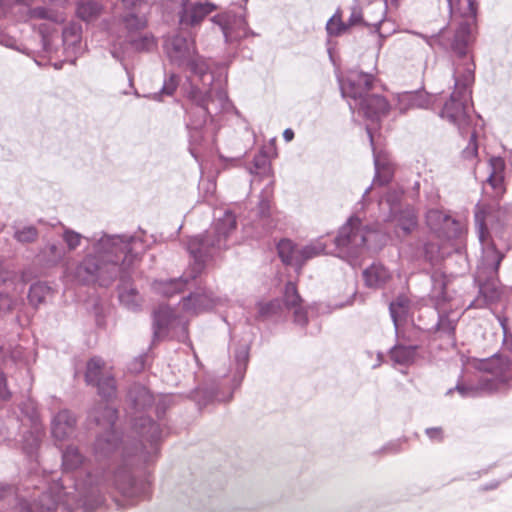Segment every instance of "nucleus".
<instances>
[{
    "instance_id": "obj_1",
    "label": "nucleus",
    "mask_w": 512,
    "mask_h": 512,
    "mask_svg": "<svg viewBox=\"0 0 512 512\" xmlns=\"http://www.w3.org/2000/svg\"><path fill=\"white\" fill-rule=\"evenodd\" d=\"M87 253L75 268V278L86 285L108 287L117 279L127 281L145 251L140 234L95 232L86 238Z\"/></svg>"
},
{
    "instance_id": "obj_2",
    "label": "nucleus",
    "mask_w": 512,
    "mask_h": 512,
    "mask_svg": "<svg viewBox=\"0 0 512 512\" xmlns=\"http://www.w3.org/2000/svg\"><path fill=\"white\" fill-rule=\"evenodd\" d=\"M216 9L211 2L182 0L178 12L179 30L164 40L163 48L169 62L189 72L190 78L196 77L203 86L214 88V82L220 81L211 70L208 60L198 53L195 36L189 31L199 25L203 19Z\"/></svg>"
},
{
    "instance_id": "obj_3",
    "label": "nucleus",
    "mask_w": 512,
    "mask_h": 512,
    "mask_svg": "<svg viewBox=\"0 0 512 512\" xmlns=\"http://www.w3.org/2000/svg\"><path fill=\"white\" fill-rule=\"evenodd\" d=\"M463 373L471 370L481 372L478 385H466L458 380L454 388L447 391V395L457 391L462 398H474L479 396L480 392H504L511 387L512 382V364L507 354H491L487 358H475L469 354H461L460 358Z\"/></svg>"
},
{
    "instance_id": "obj_4",
    "label": "nucleus",
    "mask_w": 512,
    "mask_h": 512,
    "mask_svg": "<svg viewBox=\"0 0 512 512\" xmlns=\"http://www.w3.org/2000/svg\"><path fill=\"white\" fill-rule=\"evenodd\" d=\"M232 103L222 84L216 88H209L203 92L197 85L190 84L187 91V101L183 104L186 114V129L188 130L190 151L193 154V145L202 139L201 129L207 118H213L223 111L229 110Z\"/></svg>"
},
{
    "instance_id": "obj_5",
    "label": "nucleus",
    "mask_w": 512,
    "mask_h": 512,
    "mask_svg": "<svg viewBox=\"0 0 512 512\" xmlns=\"http://www.w3.org/2000/svg\"><path fill=\"white\" fill-rule=\"evenodd\" d=\"M453 78L454 90L439 115L456 126L459 133L465 136L468 135L471 125V87L475 80L474 60L458 58L454 63Z\"/></svg>"
},
{
    "instance_id": "obj_6",
    "label": "nucleus",
    "mask_w": 512,
    "mask_h": 512,
    "mask_svg": "<svg viewBox=\"0 0 512 512\" xmlns=\"http://www.w3.org/2000/svg\"><path fill=\"white\" fill-rule=\"evenodd\" d=\"M236 227L235 214L231 210H225L221 216L215 218L210 229L189 238L187 250L194 260L191 278L197 277L208 259L228 247V238Z\"/></svg>"
},
{
    "instance_id": "obj_7",
    "label": "nucleus",
    "mask_w": 512,
    "mask_h": 512,
    "mask_svg": "<svg viewBox=\"0 0 512 512\" xmlns=\"http://www.w3.org/2000/svg\"><path fill=\"white\" fill-rule=\"evenodd\" d=\"M379 237L380 234L363 225L359 217L351 216L334 238L335 255L354 266L366 250L376 249L373 242Z\"/></svg>"
},
{
    "instance_id": "obj_8",
    "label": "nucleus",
    "mask_w": 512,
    "mask_h": 512,
    "mask_svg": "<svg viewBox=\"0 0 512 512\" xmlns=\"http://www.w3.org/2000/svg\"><path fill=\"white\" fill-rule=\"evenodd\" d=\"M504 254L495 247L483 249L480 263L474 277L478 286V295L469 305L470 308H485L497 303L502 296L498 280V269Z\"/></svg>"
},
{
    "instance_id": "obj_9",
    "label": "nucleus",
    "mask_w": 512,
    "mask_h": 512,
    "mask_svg": "<svg viewBox=\"0 0 512 512\" xmlns=\"http://www.w3.org/2000/svg\"><path fill=\"white\" fill-rule=\"evenodd\" d=\"M457 10L462 20L449 44H441L445 49L450 48L457 58L473 59L468 56V47L474 39L473 30L476 26L477 6L474 0H457Z\"/></svg>"
},
{
    "instance_id": "obj_10",
    "label": "nucleus",
    "mask_w": 512,
    "mask_h": 512,
    "mask_svg": "<svg viewBox=\"0 0 512 512\" xmlns=\"http://www.w3.org/2000/svg\"><path fill=\"white\" fill-rule=\"evenodd\" d=\"M168 336H176L179 342H188V347L193 349L188 338L187 322L177 318L170 307L161 305L153 313V337L147 352L157 348V343Z\"/></svg>"
},
{
    "instance_id": "obj_11",
    "label": "nucleus",
    "mask_w": 512,
    "mask_h": 512,
    "mask_svg": "<svg viewBox=\"0 0 512 512\" xmlns=\"http://www.w3.org/2000/svg\"><path fill=\"white\" fill-rule=\"evenodd\" d=\"M499 201L500 200H487L483 198L474 208L475 227L482 245V250L488 247H494V245L489 242L490 229L499 232L505 227L508 221L500 209Z\"/></svg>"
},
{
    "instance_id": "obj_12",
    "label": "nucleus",
    "mask_w": 512,
    "mask_h": 512,
    "mask_svg": "<svg viewBox=\"0 0 512 512\" xmlns=\"http://www.w3.org/2000/svg\"><path fill=\"white\" fill-rule=\"evenodd\" d=\"M147 0H116L113 21L125 32L138 33L148 25Z\"/></svg>"
},
{
    "instance_id": "obj_13",
    "label": "nucleus",
    "mask_w": 512,
    "mask_h": 512,
    "mask_svg": "<svg viewBox=\"0 0 512 512\" xmlns=\"http://www.w3.org/2000/svg\"><path fill=\"white\" fill-rule=\"evenodd\" d=\"M375 77L371 73L358 70L349 71L346 81L339 80L341 94L348 99V103L356 104L367 96L373 88Z\"/></svg>"
},
{
    "instance_id": "obj_14",
    "label": "nucleus",
    "mask_w": 512,
    "mask_h": 512,
    "mask_svg": "<svg viewBox=\"0 0 512 512\" xmlns=\"http://www.w3.org/2000/svg\"><path fill=\"white\" fill-rule=\"evenodd\" d=\"M86 381L97 385L99 394L111 398L116 393L115 380L99 358H92L87 364Z\"/></svg>"
},
{
    "instance_id": "obj_15",
    "label": "nucleus",
    "mask_w": 512,
    "mask_h": 512,
    "mask_svg": "<svg viewBox=\"0 0 512 512\" xmlns=\"http://www.w3.org/2000/svg\"><path fill=\"white\" fill-rule=\"evenodd\" d=\"M212 21L220 27L227 43L254 35V32L249 29L247 21L242 16L221 14L215 15Z\"/></svg>"
},
{
    "instance_id": "obj_16",
    "label": "nucleus",
    "mask_w": 512,
    "mask_h": 512,
    "mask_svg": "<svg viewBox=\"0 0 512 512\" xmlns=\"http://www.w3.org/2000/svg\"><path fill=\"white\" fill-rule=\"evenodd\" d=\"M182 307L185 311L199 314L209 311L221 304V298L214 295L208 288H199L182 298Z\"/></svg>"
},
{
    "instance_id": "obj_17",
    "label": "nucleus",
    "mask_w": 512,
    "mask_h": 512,
    "mask_svg": "<svg viewBox=\"0 0 512 512\" xmlns=\"http://www.w3.org/2000/svg\"><path fill=\"white\" fill-rule=\"evenodd\" d=\"M426 221L431 230L443 235L447 239L457 237L462 231L459 221L437 209L427 212Z\"/></svg>"
},
{
    "instance_id": "obj_18",
    "label": "nucleus",
    "mask_w": 512,
    "mask_h": 512,
    "mask_svg": "<svg viewBox=\"0 0 512 512\" xmlns=\"http://www.w3.org/2000/svg\"><path fill=\"white\" fill-rule=\"evenodd\" d=\"M349 107L353 112L358 110L364 117L372 121L378 120L389 111V104L383 96L370 93L356 104L349 102Z\"/></svg>"
},
{
    "instance_id": "obj_19",
    "label": "nucleus",
    "mask_w": 512,
    "mask_h": 512,
    "mask_svg": "<svg viewBox=\"0 0 512 512\" xmlns=\"http://www.w3.org/2000/svg\"><path fill=\"white\" fill-rule=\"evenodd\" d=\"M436 97L426 91H405L397 96V109L400 113H406L411 109H428L434 103Z\"/></svg>"
},
{
    "instance_id": "obj_20",
    "label": "nucleus",
    "mask_w": 512,
    "mask_h": 512,
    "mask_svg": "<svg viewBox=\"0 0 512 512\" xmlns=\"http://www.w3.org/2000/svg\"><path fill=\"white\" fill-rule=\"evenodd\" d=\"M282 305L289 310H293V322L295 325L304 328L308 324V314L307 311L300 306L302 301L297 287L294 283L288 282L285 286L284 296Z\"/></svg>"
},
{
    "instance_id": "obj_21",
    "label": "nucleus",
    "mask_w": 512,
    "mask_h": 512,
    "mask_svg": "<svg viewBox=\"0 0 512 512\" xmlns=\"http://www.w3.org/2000/svg\"><path fill=\"white\" fill-rule=\"evenodd\" d=\"M489 168L490 173L485 184L490 186L493 191L492 200H500L506 192L504 184L505 161L501 157H491L489 159Z\"/></svg>"
},
{
    "instance_id": "obj_22",
    "label": "nucleus",
    "mask_w": 512,
    "mask_h": 512,
    "mask_svg": "<svg viewBox=\"0 0 512 512\" xmlns=\"http://www.w3.org/2000/svg\"><path fill=\"white\" fill-rule=\"evenodd\" d=\"M362 277L367 288L379 290L386 287L392 279V274L383 264L374 262L363 270Z\"/></svg>"
},
{
    "instance_id": "obj_23",
    "label": "nucleus",
    "mask_w": 512,
    "mask_h": 512,
    "mask_svg": "<svg viewBox=\"0 0 512 512\" xmlns=\"http://www.w3.org/2000/svg\"><path fill=\"white\" fill-rule=\"evenodd\" d=\"M371 9L376 12V17L370 22L363 19L362 11L358 6L351 7V13L348 19L347 27L359 25H371L378 27L384 20L387 10V2L385 0H374L371 3Z\"/></svg>"
},
{
    "instance_id": "obj_24",
    "label": "nucleus",
    "mask_w": 512,
    "mask_h": 512,
    "mask_svg": "<svg viewBox=\"0 0 512 512\" xmlns=\"http://www.w3.org/2000/svg\"><path fill=\"white\" fill-rule=\"evenodd\" d=\"M455 323L446 315H438L434 340H441L437 347L439 350H450L455 346L454 339Z\"/></svg>"
},
{
    "instance_id": "obj_25",
    "label": "nucleus",
    "mask_w": 512,
    "mask_h": 512,
    "mask_svg": "<svg viewBox=\"0 0 512 512\" xmlns=\"http://www.w3.org/2000/svg\"><path fill=\"white\" fill-rule=\"evenodd\" d=\"M377 359L378 362L373 364V368L378 367L380 363H385L400 373L406 374L407 369L415 362V354H377Z\"/></svg>"
},
{
    "instance_id": "obj_26",
    "label": "nucleus",
    "mask_w": 512,
    "mask_h": 512,
    "mask_svg": "<svg viewBox=\"0 0 512 512\" xmlns=\"http://www.w3.org/2000/svg\"><path fill=\"white\" fill-rule=\"evenodd\" d=\"M75 418L67 411H60L53 419L52 434L57 440H63L69 436L74 428Z\"/></svg>"
},
{
    "instance_id": "obj_27",
    "label": "nucleus",
    "mask_w": 512,
    "mask_h": 512,
    "mask_svg": "<svg viewBox=\"0 0 512 512\" xmlns=\"http://www.w3.org/2000/svg\"><path fill=\"white\" fill-rule=\"evenodd\" d=\"M103 5L96 0H78L76 2V16L86 23L96 21L103 13Z\"/></svg>"
},
{
    "instance_id": "obj_28",
    "label": "nucleus",
    "mask_w": 512,
    "mask_h": 512,
    "mask_svg": "<svg viewBox=\"0 0 512 512\" xmlns=\"http://www.w3.org/2000/svg\"><path fill=\"white\" fill-rule=\"evenodd\" d=\"M402 194L396 190L388 191L379 201V207L384 213L385 220L395 219L401 212L400 201Z\"/></svg>"
},
{
    "instance_id": "obj_29",
    "label": "nucleus",
    "mask_w": 512,
    "mask_h": 512,
    "mask_svg": "<svg viewBox=\"0 0 512 512\" xmlns=\"http://www.w3.org/2000/svg\"><path fill=\"white\" fill-rule=\"evenodd\" d=\"M11 228L13 230V239L21 245L33 244L39 238V230L34 225H22L20 223H13Z\"/></svg>"
},
{
    "instance_id": "obj_30",
    "label": "nucleus",
    "mask_w": 512,
    "mask_h": 512,
    "mask_svg": "<svg viewBox=\"0 0 512 512\" xmlns=\"http://www.w3.org/2000/svg\"><path fill=\"white\" fill-rule=\"evenodd\" d=\"M125 33H126V40L128 42V45L135 52L148 53V52L153 51L157 46L155 37L150 33L141 34L139 36H134L135 33H131V34H129L128 32H125Z\"/></svg>"
},
{
    "instance_id": "obj_31",
    "label": "nucleus",
    "mask_w": 512,
    "mask_h": 512,
    "mask_svg": "<svg viewBox=\"0 0 512 512\" xmlns=\"http://www.w3.org/2000/svg\"><path fill=\"white\" fill-rule=\"evenodd\" d=\"M133 276V274L131 275ZM132 277H130L127 281L119 280L120 283L118 285V297L120 302L129 310H137L139 307L138 303V292L136 288L130 285Z\"/></svg>"
},
{
    "instance_id": "obj_32",
    "label": "nucleus",
    "mask_w": 512,
    "mask_h": 512,
    "mask_svg": "<svg viewBox=\"0 0 512 512\" xmlns=\"http://www.w3.org/2000/svg\"><path fill=\"white\" fill-rule=\"evenodd\" d=\"M52 293L51 287L45 282H35L30 285L28 291L29 303L37 308L39 305L44 303L46 297Z\"/></svg>"
},
{
    "instance_id": "obj_33",
    "label": "nucleus",
    "mask_w": 512,
    "mask_h": 512,
    "mask_svg": "<svg viewBox=\"0 0 512 512\" xmlns=\"http://www.w3.org/2000/svg\"><path fill=\"white\" fill-rule=\"evenodd\" d=\"M281 310L282 301L280 299L257 303V317L263 321L274 319L279 316Z\"/></svg>"
},
{
    "instance_id": "obj_34",
    "label": "nucleus",
    "mask_w": 512,
    "mask_h": 512,
    "mask_svg": "<svg viewBox=\"0 0 512 512\" xmlns=\"http://www.w3.org/2000/svg\"><path fill=\"white\" fill-rule=\"evenodd\" d=\"M180 84V76L177 73L171 72L164 78L162 88L159 92L153 93L149 96L151 99L161 101L163 96H172Z\"/></svg>"
},
{
    "instance_id": "obj_35",
    "label": "nucleus",
    "mask_w": 512,
    "mask_h": 512,
    "mask_svg": "<svg viewBox=\"0 0 512 512\" xmlns=\"http://www.w3.org/2000/svg\"><path fill=\"white\" fill-rule=\"evenodd\" d=\"M278 256L285 265L296 268L297 248L292 241L282 239L277 245Z\"/></svg>"
},
{
    "instance_id": "obj_36",
    "label": "nucleus",
    "mask_w": 512,
    "mask_h": 512,
    "mask_svg": "<svg viewBox=\"0 0 512 512\" xmlns=\"http://www.w3.org/2000/svg\"><path fill=\"white\" fill-rule=\"evenodd\" d=\"M408 308L409 300L403 296L390 303L389 311L396 330H398L399 322L406 317Z\"/></svg>"
},
{
    "instance_id": "obj_37",
    "label": "nucleus",
    "mask_w": 512,
    "mask_h": 512,
    "mask_svg": "<svg viewBox=\"0 0 512 512\" xmlns=\"http://www.w3.org/2000/svg\"><path fill=\"white\" fill-rule=\"evenodd\" d=\"M188 284V278L181 276L160 283V291L165 297H172L174 294L181 293Z\"/></svg>"
},
{
    "instance_id": "obj_38",
    "label": "nucleus",
    "mask_w": 512,
    "mask_h": 512,
    "mask_svg": "<svg viewBox=\"0 0 512 512\" xmlns=\"http://www.w3.org/2000/svg\"><path fill=\"white\" fill-rule=\"evenodd\" d=\"M374 166H375V177L374 182L385 184L390 179V167L385 159L381 158V155L376 152L373 148Z\"/></svg>"
},
{
    "instance_id": "obj_39",
    "label": "nucleus",
    "mask_w": 512,
    "mask_h": 512,
    "mask_svg": "<svg viewBox=\"0 0 512 512\" xmlns=\"http://www.w3.org/2000/svg\"><path fill=\"white\" fill-rule=\"evenodd\" d=\"M82 27L79 23L71 22L62 31V40L66 46H76L81 41Z\"/></svg>"
},
{
    "instance_id": "obj_40",
    "label": "nucleus",
    "mask_w": 512,
    "mask_h": 512,
    "mask_svg": "<svg viewBox=\"0 0 512 512\" xmlns=\"http://www.w3.org/2000/svg\"><path fill=\"white\" fill-rule=\"evenodd\" d=\"M270 171V161L268 155L264 150H260L254 155L252 161V167L249 168L251 174L256 175H267Z\"/></svg>"
},
{
    "instance_id": "obj_41",
    "label": "nucleus",
    "mask_w": 512,
    "mask_h": 512,
    "mask_svg": "<svg viewBox=\"0 0 512 512\" xmlns=\"http://www.w3.org/2000/svg\"><path fill=\"white\" fill-rule=\"evenodd\" d=\"M43 256L49 264L59 263L65 256V250L60 243H48L42 250Z\"/></svg>"
},
{
    "instance_id": "obj_42",
    "label": "nucleus",
    "mask_w": 512,
    "mask_h": 512,
    "mask_svg": "<svg viewBox=\"0 0 512 512\" xmlns=\"http://www.w3.org/2000/svg\"><path fill=\"white\" fill-rule=\"evenodd\" d=\"M424 254L431 263H437L443 260L449 253L438 242L430 241L424 246Z\"/></svg>"
},
{
    "instance_id": "obj_43",
    "label": "nucleus",
    "mask_w": 512,
    "mask_h": 512,
    "mask_svg": "<svg viewBox=\"0 0 512 512\" xmlns=\"http://www.w3.org/2000/svg\"><path fill=\"white\" fill-rule=\"evenodd\" d=\"M127 46L129 45L126 38L123 41L113 42V44L110 47V54L116 61H118L121 64V66L123 67V69L129 77V81L131 82L132 79L130 77L129 69L127 64L125 63V49Z\"/></svg>"
},
{
    "instance_id": "obj_44",
    "label": "nucleus",
    "mask_w": 512,
    "mask_h": 512,
    "mask_svg": "<svg viewBox=\"0 0 512 512\" xmlns=\"http://www.w3.org/2000/svg\"><path fill=\"white\" fill-rule=\"evenodd\" d=\"M396 218H398L399 228L405 235L411 233V231L417 226V218L410 209L401 211Z\"/></svg>"
},
{
    "instance_id": "obj_45",
    "label": "nucleus",
    "mask_w": 512,
    "mask_h": 512,
    "mask_svg": "<svg viewBox=\"0 0 512 512\" xmlns=\"http://www.w3.org/2000/svg\"><path fill=\"white\" fill-rule=\"evenodd\" d=\"M83 458L77 448L68 447L63 453V467L65 470H74L82 464Z\"/></svg>"
},
{
    "instance_id": "obj_46",
    "label": "nucleus",
    "mask_w": 512,
    "mask_h": 512,
    "mask_svg": "<svg viewBox=\"0 0 512 512\" xmlns=\"http://www.w3.org/2000/svg\"><path fill=\"white\" fill-rule=\"evenodd\" d=\"M319 252V249L314 245H306L304 247L297 248L295 269H301L307 260L316 257L319 254Z\"/></svg>"
},
{
    "instance_id": "obj_47",
    "label": "nucleus",
    "mask_w": 512,
    "mask_h": 512,
    "mask_svg": "<svg viewBox=\"0 0 512 512\" xmlns=\"http://www.w3.org/2000/svg\"><path fill=\"white\" fill-rule=\"evenodd\" d=\"M347 25L342 21L341 16L336 13L326 23V31L329 37L339 36L347 30Z\"/></svg>"
},
{
    "instance_id": "obj_48",
    "label": "nucleus",
    "mask_w": 512,
    "mask_h": 512,
    "mask_svg": "<svg viewBox=\"0 0 512 512\" xmlns=\"http://www.w3.org/2000/svg\"><path fill=\"white\" fill-rule=\"evenodd\" d=\"M82 234L70 228H65L62 234V239L66 243L69 251H75L81 244V240L85 239Z\"/></svg>"
},
{
    "instance_id": "obj_49",
    "label": "nucleus",
    "mask_w": 512,
    "mask_h": 512,
    "mask_svg": "<svg viewBox=\"0 0 512 512\" xmlns=\"http://www.w3.org/2000/svg\"><path fill=\"white\" fill-rule=\"evenodd\" d=\"M137 429L143 436L153 438L158 433V425L151 418H141Z\"/></svg>"
},
{
    "instance_id": "obj_50",
    "label": "nucleus",
    "mask_w": 512,
    "mask_h": 512,
    "mask_svg": "<svg viewBox=\"0 0 512 512\" xmlns=\"http://www.w3.org/2000/svg\"><path fill=\"white\" fill-rule=\"evenodd\" d=\"M468 134H470L469 142L467 146L463 149L462 156L464 159L474 160L478 155L476 132L473 130L471 132L469 131Z\"/></svg>"
},
{
    "instance_id": "obj_51",
    "label": "nucleus",
    "mask_w": 512,
    "mask_h": 512,
    "mask_svg": "<svg viewBox=\"0 0 512 512\" xmlns=\"http://www.w3.org/2000/svg\"><path fill=\"white\" fill-rule=\"evenodd\" d=\"M30 17L33 19L56 20L54 12L44 6L32 7L29 11Z\"/></svg>"
},
{
    "instance_id": "obj_52",
    "label": "nucleus",
    "mask_w": 512,
    "mask_h": 512,
    "mask_svg": "<svg viewBox=\"0 0 512 512\" xmlns=\"http://www.w3.org/2000/svg\"><path fill=\"white\" fill-rule=\"evenodd\" d=\"M117 419V411L111 407L104 408V415L102 418L97 417L96 421L99 425L112 427Z\"/></svg>"
},
{
    "instance_id": "obj_53",
    "label": "nucleus",
    "mask_w": 512,
    "mask_h": 512,
    "mask_svg": "<svg viewBox=\"0 0 512 512\" xmlns=\"http://www.w3.org/2000/svg\"><path fill=\"white\" fill-rule=\"evenodd\" d=\"M406 440L396 439L389 441L385 445L382 446L380 452L383 454H398L403 451V442Z\"/></svg>"
},
{
    "instance_id": "obj_54",
    "label": "nucleus",
    "mask_w": 512,
    "mask_h": 512,
    "mask_svg": "<svg viewBox=\"0 0 512 512\" xmlns=\"http://www.w3.org/2000/svg\"><path fill=\"white\" fill-rule=\"evenodd\" d=\"M425 434L433 442L441 443L444 440V431L441 427L426 428Z\"/></svg>"
},
{
    "instance_id": "obj_55",
    "label": "nucleus",
    "mask_w": 512,
    "mask_h": 512,
    "mask_svg": "<svg viewBox=\"0 0 512 512\" xmlns=\"http://www.w3.org/2000/svg\"><path fill=\"white\" fill-rule=\"evenodd\" d=\"M505 318H499L500 325L503 330V344L507 350L512 352V333L508 331L507 323Z\"/></svg>"
},
{
    "instance_id": "obj_56",
    "label": "nucleus",
    "mask_w": 512,
    "mask_h": 512,
    "mask_svg": "<svg viewBox=\"0 0 512 512\" xmlns=\"http://www.w3.org/2000/svg\"><path fill=\"white\" fill-rule=\"evenodd\" d=\"M13 307V301L11 297L6 293H0V313L7 312Z\"/></svg>"
},
{
    "instance_id": "obj_57",
    "label": "nucleus",
    "mask_w": 512,
    "mask_h": 512,
    "mask_svg": "<svg viewBox=\"0 0 512 512\" xmlns=\"http://www.w3.org/2000/svg\"><path fill=\"white\" fill-rule=\"evenodd\" d=\"M11 397V393L7 389L6 377L0 372V400H8Z\"/></svg>"
},
{
    "instance_id": "obj_58",
    "label": "nucleus",
    "mask_w": 512,
    "mask_h": 512,
    "mask_svg": "<svg viewBox=\"0 0 512 512\" xmlns=\"http://www.w3.org/2000/svg\"><path fill=\"white\" fill-rule=\"evenodd\" d=\"M95 322L96 325L100 328H104L106 325L105 315L97 305H95Z\"/></svg>"
},
{
    "instance_id": "obj_59",
    "label": "nucleus",
    "mask_w": 512,
    "mask_h": 512,
    "mask_svg": "<svg viewBox=\"0 0 512 512\" xmlns=\"http://www.w3.org/2000/svg\"><path fill=\"white\" fill-rule=\"evenodd\" d=\"M269 210H270L269 200L266 198H262L259 201V213L261 214V216L266 217L269 215Z\"/></svg>"
},
{
    "instance_id": "obj_60",
    "label": "nucleus",
    "mask_w": 512,
    "mask_h": 512,
    "mask_svg": "<svg viewBox=\"0 0 512 512\" xmlns=\"http://www.w3.org/2000/svg\"><path fill=\"white\" fill-rule=\"evenodd\" d=\"M500 209L503 215L508 220V216L512 214V202L505 203L504 205L500 206Z\"/></svg>"
},
{
    "instance_id": "obj_61",
    "label": "nucleus",
    "mask_w": 512,
    "mask_h": 512,
    "mask_svg": "<svg viewBox=\"0 0 512 512\" xmlns=\"http://www.w3.org/2000/svg\"><path fill=\"white\" fill-rule=\"evenodd\" d=\"M295 133L291 128H287L283 132V138L286 142H290L294 139Z\"/></svg>"
},
{
    "instance_id": "obj_62",
    "label": "nucleus",
    "mask_w": 512,
    "mask_h": 512,
    "mask_svg": "<svg viewBox=\"0 0 512 512\" xmlns=\"http://www.w3.org/2000/svg\"><path fill=\"white\" fill-rule=\"evenodd\" d=\"M499 484H500V481H493V482L489 483V484L485 487V489H486V490H493V489H496V488L499 486Z\"/></svg>"
},
{
    "instance_id": "obj_63",
    "label": "nucleus",
    "mask_w": 512,
    "mask_h": 512,
    "mask_svg": "<svg viewBox=\"0 0 512 512\" xmlns=\"http://www.w3.org/2000/svg\"><path fill=\"white\" fill-rule=\"evenodd\" d=\"M12 39H6L5 41L0 37V43L5 45L6 47H12Z\"/></svg>"
},
{
    "instance_id": "obj_64",
    "label": "nucleus",
    "mask_w": 512,
    "mask_h": 512,
    "mask_svg": "<svg viewBox=\"0 0 512 512\" xmlns=\"http://www.w3.org/2000/svg\"><path fill=\"white\" fill-rule=\"evenodd\" d=\"M327 46H328V47H327V51H328L329 57H330V59L334 62V60H333V55H332V48H331V46H330V40H328V41H327Z\"/></svg>"
}]
</instances>
